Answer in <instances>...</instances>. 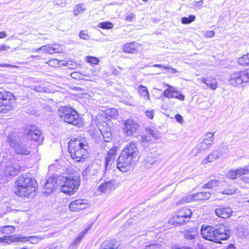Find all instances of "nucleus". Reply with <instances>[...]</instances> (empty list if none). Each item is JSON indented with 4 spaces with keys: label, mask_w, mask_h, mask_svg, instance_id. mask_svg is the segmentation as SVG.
I'll return each mask as SVG.
<instances>
[{
    "label": "nucleus",
    "mask_w": 249,
    "mask_h": 249,
    "mask_svg": "<svg viewBox=\"0 0 249 249\" xmlns=\"http://www.w3.org/2000/svg\"><path fill=\"white\" fill-rule=\"evenodd\" d=\"M36 185V180L31 177L26 175L20 176L15 182V193L20 197L32 198L35 196Z\"/></svg>",
    "instance_id": "obj_1"
},
{
    "label": "nucleus",
    "mask_w": 249,
    "mask_h": 249,
    "mask_svg": "<svg viewBox=\"0 0 249 249\" xmlns=\"http://www.w3.org/2000/svg\"><path fill=\"white\" fill-rule=\"evenodd\" d=\"M60 181L61 191L71 195L78 189L81 180L78 174H72L69 176H62Z\"/></svg>",
    "instance_id": "obj_2"
},
{
    "label": "nucleus",
    "mask_w": 249,
    "mask_h": 249,
    "mask_svg": "<svg viewBox=\"0 0 249 249\" xmlns=\"http://www.w3.org/2000/svg\"><path fill=\"white\" fill-rule=\"evenodd\" d=\"M59 117L65 122L74 125L80 126L81 121L77 111L67 107H61L58 111Z\"/></svg>",
    "instance_id": "obj_3"
},
{
    "label": "nucleus",
    "mask_w": 249,
    "mask_h": 249,
    "mask_svg": "<svg viewBox=\"0 0 249 249\" xmlns=\"http://www.w3.org/2000/svg\"><path fill=\"white\" fill-rule=\"evenodd\" d=\"M68 150L71 156H86L89 154L90 148L87 142L76 138L69 142Z\"/></svg>",
    "instance_id": "obj_4"
},
{
    "label": "nucleus",
    "mask_w": 249,
    "mask_h": 249,
    "mask_svg": "<svg viewBox=\"0 0 249 249\" xmlns=\"http://www.w3.org/2000/svg\"><path fill=\"white\" fill-rule=\"evenodd\" d=\"M16 98L12 93L5 90L0 91V113H5L14 107Z\"/></svg>",
    "instance_id": "obj_5"
},
{
    "label": "nucleus",
    "mask_w": 249,
    "mask_h": 249,
    "mask_svg": "<svg viewBox=\"0 0 249 249\" xmlns=\"http://www.w3.org/2000/svg\"><path fill=\"white\" fill-rule=\"evenodd\" d=\"M101 116L98 115L94 123H96L97 127L102 134L104 141L106 142H108L112 138V130L106 121L101 120Z\"/></svg>",
    "instance_id": "obj_6"
},
{
    "label": "nucleus",
    "mask_w": 249,
    "mask_h": 249,
    "mask_svg": "<svg viewBox=\"0 0 249 249\" xmlns=\"http://www.w3.org/2000/svg\"><path fill=\"white\" fill-rule=\"evenodd\" d=\"M230 83L235 87L249 82V70L232 73L229 79Z\"/></svg>",
    "instance_id": "obj_7"
},
{
    "label": "nucleus",
    "mask_w": 249,
    "mask_h": 249,
    "mask_svg": "<svg viewBox=\"0 0 249 249\" xmlns=\"http://www.w3.org/2000/svg\"><path fill=\"white\" fill-rule=\"evenodd\" d=\"M25 134L29 140H33L38 145L42 144L44 138L39 128L35 125H30L25 129Z\"/></svg>",
    "instance_id": "obj_8"
},
{
    "label": "nucleus",
    "mask_w": 249,
    "mask_h": 249,
    "mask_svg": "<svg viewBox=\"0 0 249 249\" xmlns=\"http://www.w3.org/2000/svg\"><path fill=\"white\" fill-rule=\"evenodd\" d=\"M7 142L10 146L14 148L17 154L27 156L30 154V151L24 145L18 142V140L15 136L13 135L8 136Z\"/></svg>",
    "instance_id": "obj_9"
},
{
    "label": "nucleus",
    "mask_w": 249,
    "mask_h": 249,
    "mask_svg": "<svg viewBox=\"0 0 249 249\" xmlns=\"http://www.w3.org/2000/svg\"><path fill=\"white\" fill-rule=\"evenodd\" d=\"M215 230L214 227L203 225L201 229L202 237L211 241L217 243V238L216 237Z\"/></svg>",
    "instance_id": "obj_10"
},
{
    "label": "nucleus",
    "mask_w": 249,
    "mask_h": 249,
    "mask_svg": "<svg viewBox=\"0 0 249 249\" xmlns=\"http://www.w3.org/2000/svg\"><path fill=\"white\" fill-rule=\"evenodd\" d=\"M139 128L140 125L136 121L128 119L125 122L124 130L127 136H134Z\"/></svg>",
    "instance_id": "obj_11"
},
{
    "label": "nucleus",
    "mask_w": 249,
    "mask_h": 249,
    "mask_svg": "<svg viewBox=\"0 0 249 249\" xmlns=\"http://www.w3.org/2000/svg\"><path fill=\"white\" fill-rule=\"evenodd\" d=\"M214 132H209L206 134L203 140L197 146V150L200 152L210 148L213 143L214 138Z\"/></svg>",
    "instance_id": "obj_12"
},
{
    "label": "nucleus",
    "mask_w": 249,
    "mask_h": 249,
    "mask_svg": "<svg viewBox=\"0 0 249 249\" xmlns=\"http://www.w3.org/2000/svg\"><path fill=\"white\" fill-rule=\"evenodd\" d=\"M216 237L217 243H220L221 240H225L230 236V230L227 226L225 224H220L214 227Z\"/></svg>",
    "instance_id": "obj_13"
},
{
    "label": "nucleus",
    "mask_w": 249,
    "mask_h": 249,
    "mask_svg": "<svg viewBox=\"0 0 249 249\" xmlns=\"http://www.w3.org/2000/svg\"><path fill=\"white\" fill-rule=\"evenodd\" d=\"M166 86H167L168 88L166 89L163 92L165 97L169 99L176 98L180 101H183L184 100L185 96L175 87L171 86L168 84H166Z\"/></svg>",
    "instance_id": "obj_14"
},
{
    "label": "nucleus",
    "mask_w": 249,
    "mask_h": 249,
    "mask_svg": "<svg viewBox=\"0 0 249 249\" xmlns=\"http://www.w3.org/2000/svg\"><path fill=\"white\" fill-rule=\"evenodd\" d=\"M133 157H119L117 160V168L123 172L129 170Z\"/></svg>",
    "instance_id": "obj_15"
},
{
    "label": "nucleus",
    "mask_w": 249,
    "mask_h": 249,
    "mask_svg": "<svg viewBox=\"0 0 249 249\" xmlns=\"http://www.w3.org/2000/svg\"><path fill=\"white\" fill-rule=\"evenodd\" d=\"M89 206L88 200L86 199H77L71 201L69 204L71 211L77 212L84 210Z\"/></svg>",
    "instance_id": "obj_16"
},
{
    "label": "nucleus",
    "mask_w": 249,
    "mask_h": 249,
    "mask_svg": "<svg viewBox=\"0 0 249 249\" xmlns=\"http://www.w3.org/2000/svg\"><path fill=\"white\" fill-rule=\"evenodd\" d=\"M100 168L98 164L93 162L82 172V175L87 178H91L97 175Z\"/></svg>",
    "instance_id": "obj_17"
},
{
    "label": "nucleus",
    "mask_w": 249,
    "mask_h": 249,
    "mask_svg": "<svg viewBox=\"0 0 249 249\" xmlns=\"http://www.w3.org/2000/svg\"><path fill=\"white\" fill-rule=\"evenodd\" d=\"M98 74V71L96 70H92L91 71V73L87 74H83L78 72L74 71L71 73V77L75 79H82L84 80L89 81H94L95 76H97Z\"/></svg>",
    "instance_id": "obj_18"
},
{
    "label": "nucleus",
    "mask_w": 249,
    "mask_h": 249,
    "mask_svg": "<svg viewBox=\"0 0 249 249\" xmlns=\"http://www.w3.org/2000/svg\"><path fill=\"white\" fill-rule=\"evenodd\" d=\"M116 188L115 181L107 179L102 182L98 186V190L101 193H108Z\"/></svg>",
    "instance_id": "obj_19"
},
{
    "label": "nucleus",
    "mask_w": 249,
    "mask_h": 249,
    "mask_svg": "<svg viewBox=\"0 0 249 249\" xmlns=\"http://www.w3.org/2000/svg\"><path fill=\"white\" fill-rule=\"evenodd\" d=\"M57 182L54 178H49L44 186L43 193L46 194H52L57 187Z\"/></svg>",
    "instance_id": "obj_20"
},
{
    "label": "nucleus",
    "mask_w": 249,
    "mask_h": 249,
    "mask_svg": "<svg viewBox=\"0 0 249 249\" xmlns=\"http://www.w3.org/2000/svg\"><path fill=\"white\" fill-rule=\"evenodd\" d=\"M140 45L136 42L128 43L124 44L123 47L124 52L130 53H135L139 51Z\"/></svg>",
    "instance_id": "obj_21"
},
{
    "label": "nucleus",
    "mask_w": 249,
    "mask_h": 249,
    "mask_svg": "<svg viewBox=\"0 0 249 249\" xmlns=\"http://www.w3.org/2000/svg\"><path fill=\"white\" fill-rule=\"evenodd\" d=\"M138 150L135 143L130 142L123 150L121 156H134L138 154Z\"/></svg>",
    "instance_id": "obj_22"
},
{
    "label": "nucleus",
    "mask_w": 249,
    "mask_h": 249,
    "mask_svg": "<svg viewBox=\"0 0 249 249\" xmlns=\"http://www.w3.org/2000/svg\"><path fill=\"white\" fill-rule=\"evenodd\" d=\"M215 213L218 217L226 218L232 214V211L230 207L218 208L215 209Z\"/></svg>",
    "instance_id": "obj_23"
},
{
    "label": "nucleus",
    "mask_w": 249,
    "mask_h": 249,
    "mask_svg": "<svg viewBox=\"0 0 249 249\" xmlns=\"http://www.w3.org/2000/svg\"><path fill=\"white\" fill-rule=\"evenodd\" d=\"M21 168L20 165L17 164H8L4 170L5 175L6 176L16 175Z\"/></svg>",
    "instance_id": "obj_24"
},
{
    "label": "nucleus",
    "mask_w": 249,
    "mask_h": 249,
    "mask_svg": "<svg viewBox=\"0 0 249 249\" xmlns=\"http://www.w3.org/2000/svg\"><path fill=\"white\" fill-rule=\"evenodd\" d=\"M119 246L115 239H109L104 241L101 245L100 249H117Z\"/></svg>",
    "instance_id": "obj_25"
},
{
    "label": "nucleus",
    "mask_w": 249,
    "mask_h": 249,
    "mask_svg": "<svg viewBox=\"0 0 249 249\" xmlns=\"http://www.w3.org/2000/svg\"><path fill=\"white\" fill-rule=\"evenodd\" d=\"M124 229L132 234H135V231L139 229L138 224L134 222L132 220H129L124 224Z\"/></svg>",
    "instance_id": "obj_26"
},
{
    "label": "nucleus",
    "mask_w": 249,
    "mask_h": 249,
    "mask_svg": "<svg viewBox=\"0 0 249 249\" xmlns=\"http://www.w3.org/2000/svg\"><path fill=\"white\" fill-rule=\"evenodd\" d=\"M101 115L107 119L116 118L118 116V112L116 108H107L103 112Z\"/></svg>",
    "instance_id": "obj_27"
},
{
    "label": "nucleus",
    "mask_w": 249,
    "mask_h": 249,
    "mask_svg": "<svg viewBox=\"0 0 249 249\" xmlns=\"http://www.w3.org/2000/svg\"><path fill=\"white\" fill-rule=\"evenodd\" d=\"M86 10L87 8L85 4L79 3L74 6L72 13L75 16H78L85 13Z\"/></svg>",
    "instance_id": "obj_28"
},
{
    "label": "nucleus",
    "mask_w": 249,
    "mask_h": 249,
    "mask_svg": "<svg viewBox=\"0 0 249 249\" xmlns=\"http://www.w3.org/2000/svg\"><path fill=\"white\" fill-rule=\"evenodd\" d=\"M200 80L202 83L205 84L211 89L214 90L216 89L217 83L215 79L212 78H205L202 77Z\"/></svg>",
    "instance_id": "obj_29"
},
{
    "label": "nucleus",
    "mask_w": 249,
    "mask_h": 249,
    "mask_svg": "<svg viewBox=\"0 0 249 249\" xmlns=\"http://www.w3.org/2000/svg\"><path fill=\"white\" fill-rule=\"evenodd\" d=\"M211 196V193L209 192H199L193 195L194 201L207 200Z\"/></svg>",
    "instance_id": "obj_30"
},
{
    "label": "nucleus",
    "mask_w": 249,
    "mask_h": 249,
    "mask_svg": "<svg viewBox=\"0 0 249 249\" xmlns=\"http://www.w3.org/2000/svg\"><path fill=\"white\" fill-rule=\"evenodd\" d=\"M178 214L182 219H185L186 221H188L189 219L191 218L192 212L190 209L184 208L179 211Z\"/></svg>",
    "instance_id": "obj_31"
},
{
    "label": "nucleus",
    "mask_w": 249,
    "mask_h": 249,
    "mask_svg": "<svg viewBox=\"0 0 249 249\" xmlns=\"http://www.w3.org/2000/svg\"><path fill=\"white\" fill-rule=\"evenodd\" d=\"M138 92L139 95L145 100L148 101L150 99L149 93L146 87L140 85L138 88Z\"/></svg>",
    "instance_id": "obj_32"
},
{
    "label": "nucleus",
    "mask_w": 249,
    "mask_h": 249,
    "mask_svg": "<svg viewBox=\"0 0 249 249\" xmlns=\"http://www.w3.org/2000/svg\"><path fill=\"white\" fill-rule=\"evenodd\" d=\"M47 53L53 54L55 53H61L62 51L61 47L58 44L47 45Z\"/></svg>",
    "instance_id": "obj_33"
},
{
    "label": "nucleus",
    "mask_w": 249,
    "mask_h": 249,
    "mask_svg": "<svg viewBox=\"0 0 249 249\" xmlns=\"http://www.w3.org/2000/svg\"><path fill=\"white\" fill-rule=\"evenodd\" d=\"M185 222L186 220L182 219V218L180 216H179L178 214L173 216L168 220L169 224L173 225H176L178 224L180 225Z\"/></svg>",
    "instance_id": "obj_34"
},
{
    "label": "nucleus",
    "mask_w": 249,
    "mask_h": 249,
    "mask_svg": "<svg viewBox=\"0 0 249 249\" xmlns=\"http://www.w3.org/2000/svg\"><path fill=\"white\" fill-rule=\"evenodd\" d=\"M228 151L227 146L225 145L221 144L215 149L213 151V153L215 155H224L226 154Z\"/></svg>",
    "instance_id": "obj_35"
},
{
    "label": "nucleus",
    "mask_w": 249,
    "mask_h": 249,
    "mask_svg": "<svg viewBox=\"0 0 249 249\" xmlns=\"http://www.w3.org/2000/svg\"><path fill=\"white\" fill-rule=\"evenodd\" d=\"M45 238V236L44 235H34L28 237H23V239L24 241H29L30 239L32 240V243H36L38 242L39 240H41Z\"/></svg>",
    "instance_id": "obj_36"
},
{
    "label": "nucleus",
    "mask_w": 249,
    "mask_h": 249,
    "mask_svg": "<svg viewBox=\"0 0 249 249\" xmlns=\"http://www.w3.org/2000/svg\"><path fill=\"white\" fill-rule=\"evenodd\" d=\"M0 231L4 234H11L15 231V227L11 226L0 227Z\"/></svg>",
    "instance_id": "obj_37"
},
{
    "label": "nucleus",
    "mask_w": 249,
    "mask_h": 249,
    "mask_svg": "<svg viewBox=\"0 0 249 249\" xmlns=\"http://www.w3.org/2000/svg\"><path fill=\"white\" fill-rule=\"evenodd\" d=\"M219 181L217 179H212L209 181L208 183L204 184L202 186L203 188H212L213 187H217L219 185Z\"/></svg>",
    "instance_id": "obj_38"
},
{
    "label": "nucleus",
    "mask_w": 249,
    "mask_h": 249,
    "mask_svg": "<svg viewBox=\"0 0 249 249\" xmlns=\"http://www.w3.org/2000/svg\"><path fill=\"white\" fill-rule=\"evenodd\" d=\"M194 201V197L193 195H188L182 197L177 204H183L187 202H190Z\"/></svg>",
    "instance_id": "obj_39"
},
{
    "label": "nucleus",
    "mask_w": 249,
    "mask_h": 249,
    "mask_svg": "<svg viewBox=\"0 0 249 249\" xmlns=\"http://www.w3.org/2000/svg\"><path fill=\"white\" fill-rule=\"evenodd\" d=\"M238 62L241 65H249V53L244 55L238 59Z\"/></svg>",
    "instance_id": "obj_40"
},
{
    "label": "nucleus",
    "mask_w": 249,
    "mask_h": 249,
    "mask_svg": "<svg viewBox=\"0 0 249 249\" xmlns=\"http://www.w3.org/2000/svg\"><path fill=\"white\" fill-rule=\"evenodd\" d=\"M196 236V232L194 231H184V237L185 239L191 240L194 239Z\"/></svg>",
    "instance_id": "obj_41"
},
{
    "label": "nucleus",
    "mask_w": 249,
    "mask_h": 249,
    "mask_svg": "<svg viewBox=\"0 0 249 249\" xmlns=\"http://www.w3.org/2000/svg\"><path fill=\"white\" fill-rule=\"evenodd\" d=\"M236 172L237 178H239L242 175L249 174V169H248L247 167L241 168L236 170Z\"/></svg>",
    "instance_id": "obj_42"
},
{
    "label": "nucleus",
    "mask_w": 249,
    "mask_h": 249,
    "mask_svg": "<svg viewBox=\"0 0 249 249\" xmlns=\"http://www.w3.org/2000/svg\"><path fill=\"white\" fill-rule=\"evenodd\" d=\"M196 19L194 15H190L189 17H183L181 18V23L183 24H189L194 21Z\"/></svg>",
    "instance_id": "obj_43"
},
{
    "label": "nucleus",
    "mask_w": 249,
    "mask_h": 249,
    "mask_svg": "<svg viewBox=\"0 0 249 249\" xmlns=\"http://www.w3.org/2000/svg\"><path fill=\"white\" fill-rule=\"evenodd\" d=\"M150 141V139L149 137L144 136L143 135H141L139 139L140 142L144 146H147L149 143Z\"/></svg>",
    "instance_id": "obj_44"
},
{
    "label": "nucleus",
    "mask_w": 249,
    "mask_h": 249,
    "mask_svg": "<svg viewBox=\"0 0 249 249\" xmlns=\"http://www.w3.org/2000/svg\"><path fill=\"white\" fill-rule=\"evenodd\" d=\"M98 27L102 29H110L113 28V25L110 22H103L99 24Z\"/></svg>",
    "instance_id": "obj_45"
},
{
    "label": "nucleus",
    "mask_w": 249,
    "mask_h": 249,
    "mask_svg": "<svg viewBox=\"0 0 249 249\" xmlns=\"http://www.w3.org/2000/svg\"><path fill=\"white\" fill-rule=\"evenodd\" d=\"M85 60L88 63L95 65L97 64L99 61L98 58L93 56H86L85 58Z\"/></svg>",
    "instance_id": "obj_46"
},
{
    "label": "nucleus",
    "mask_w": 249,
    "mask_h": 249,
    "mask_svg": "<svg viewBox=\"0 0 249 249\" xmlns=\"http://www.w3.org/2000/svg\"><path fill=\"white\" fill-rule=\"evenodd\" d=\"M62 65H64L71 69H74L78 66V64L72 60L68 61L65 64H62Z\"/></svg>",
    "instance_id": "obj_47"
},
{
    "label": "nucleus",
    "mask_w": 249,
    "mask_h": 249,
    "mask_svg": "<svg viewBox=\"0 0 249 249\" xmlns=\"http://www.w3.org/2000/svg\"><path fill=\"white\" fill-rule=\"evenodd\" d=\"M47 63L51 67H58L59 66V61L57 59H53L48 61Z\"/></svg>",
    "instance_id": "obj_48"
},
{
    "label": "nucleus",
    "mask_w": 249,
    "mask_h": 249,
    "mask_svg": "<svg viewBox=\"0 0 249 249\" xmlns=\"http://www.w3.org/2000/svg\"><path fill=\"white\" fill-rule=\"evenodd\" d=\"M145 130L146 131L147 133L149 134L153 137L156 139H158L159 138L160 136L158 133H157V132H154L153 130H152L150 128H146Z\"/></svg>",
    "instance_id": "obj_49"
},
{
    "label": "nucleus",
    "mask_w": 249,
    "mask_h": 249,
    "mask_svg": "<svg viewBox=\"0 0 249 249\" xmlns=\"http://www.w3.org/2000/svg\"><path fill=\"white\" fill-rule=\"evenodd\" d=\"M160 245L159 244L153 243L145 246L144 249H159Z\"/></svg>",
    "instance_id": "obj_50"
},
{
    "label": "nucleus",
    "mask_w": 249,
    "mask_h": 249,
    "mask_svg": "<svg viewBox=\"0 0 249 249\" xmlns=\"http://www.w3.org/2000/svg\"><path fill=\"white\" fill-rule=\"evenodd\" d=\"M154 112L153 109H148L145 111V114L148 118L152 119L153 118Z\"/></svg>",
    "instance_id": "obj_51"
},
{
    "label": "nucleus",
    "mask_w": 249,
    "mask_h": 249,
    "mask_svg": "<svg viewBox=\"0 0 249 249\" xmlns=\"http://www.w3.org/2000/svg\"><path fill=\"white\" fill-rule=\"evenodd\" d=\"M228 176L229 178L232 179H234L237 178V176H236V170L230 171L228 174Z\"/></svg>",
    "instance_id": "obj_52"
},
{
    "label": "nucleus",
    "mask_w": 249,
    "mask_h": 249,
    "mask_svg": "<svg viewBox=\"0 0 249 249\" xmlns=\"http://www.w3.org/2000/svg\"><path fill=\"white\" fill-rule=\"evenodd\" d=\"M118 150V147L117 146L114 147L110 149L107 152V156H114L117 154V151Z\"/></svg>",
    "instance_id": "obj_53"
},
{
    "label": "nucleus",
    "mask_w": 249,
    "mask_h": 249,
    "mask_svg": "<svg viewBox=\"0 0 249 249\" xmlns=\"http://www.w3.org/2000/svg\"><path fill=\"white\" fill-rule=\"evenodd\" d=\"M235 188H231L230 189L225 190L222 192V194L224 195H232L235 193L236 191Z\"/></svg>",
    "instance_id": "obj_54"
},
{
    "label": "nucleus",
    "mask_w": 249,
    "mask_h": 249,
    "mask_svg": "<svg viewBox=\"0 0 249 249\" xmlns=\"http://www.w3.org/2000/svg\"><path fill=\"white\" fill-rule=\"evenodd\" d=\"M79 37L83 39L87 40L89 38V36L88 33L85 31H81L79 34Z\"/></svg>",
    "instance_id": "obj_55"
},
{
    "label": "nucleus",
    "mask_w": 249,
    "mask_h": 249,
    "mask_svg": "<svg viewBox=\"0 0 249 249\" xmlns=\"http://www.w3.org/2000/svg\"><path fill=\"white\" fill-rule=\"evenodd\" d=\"M135 18V14L133 13H129L126 16L125 19L128 22H131L133 19Z\"/></svg>",
    "instance_id": "obj_56"
},
{
    "label": "nucleus",
    "mask_w": 249,
    "mask_h": 249,
    "mask_svg": "<svg viewBox=\"0 0 249 249\" xmlns=\"http://www.w3.org/2000/svg\"><path fill=\"white\" fill-rule=\"evenodd\" d=\"M214 32L213 31H207L204 34V36L206 38H211L214 36Z\"/></svg>",
    "instance_id": "obj_57"
},
{
    "label": "nucleus",
    "mask_w": 249,
    "mask_h": 249,
    "mask_svg": "<svg viewBox=\"0 0 249 249\" xmlns=\"http://www.w3.org/2000/svg\"><path fill=\"white\" fill-rule=\"evenodd\" d=\"M203 3V0H201L199 1H195L193 2V5L196 8H199L202 6V4Z\"/></svg>",
    "instance_id": "obj_58"
},
{
    "label": "nucleus",
    "mask_w": 249,
    "mask_h": 249,
    "mask_svg": "<svg viewBox=\"0 0 249 249\" xmlns=\"http://www.w3.org/2000/svg\"><path fill=\"white\" fill-rule=\"evenodd\" d=\"M214 157H206L202 161V164H206L209 162H211Z\"/></svg>",
    "instance_id": "obj_59"
},
{
    "label": "nucleus",
    "mask_w": 249,
    "mask_h": 249,
    "mask_svg": "<svg viewBox=\"0 0 249 249\" xmlns=\"http://www.w3.org/2000/svg\"><path fill=\"white\" fill-rule=\"evenodd\" d=\"M88 230H89V229H85L83 231H82L79 233V235L78 236V237H80V239L81 240L84 237V236H85V235L87 233V232Z\"/></svg>",
    "instance_id": "obj_60"
},
{
    "label": "nucleus",
    "mask_w": 249,
    "mask_h": 249,
    "mask_svg": "<svg viewBox=\"0 0 249 249\" xmlns=\"http://www.w3.org/2000/svg\"><path fill=\"white\" fill-rule=\"evenodd\" d=\"M175 118L177 121L180 123H181L183 122V119L182 117L178 114L176 115Z\"/></svg>",
    "instance_id": "obj_61"
},
{
    "label": "nucleus",
    "mask_w": 249,
    "mask_h": 249,
    "mask_svg": "<svg viewBox=\"0 0 249 249\" xmlns=\"http://www.w3.org/2000/svg\"><path fill=\"white\" fill-rule=\"evenodd\" d=\"M72 160H75L76 162H80L84 160V158L83 157H71Z\"/></svg>",
    "instance_id": "obj_62"
},
{
    "label": "nucleus",
    "mask_w": 249,
    "mask_h": 249,
    "mask_svg": "<svg viewBox=\"0 0 249 249\" xmlns=\"http://www.w3.org/2000/svg\"><path fill=\"white\" fill-rule=\"evenodd\" d=\"M10 48L9 46L3 45L0 47V51H5Z\"/></svg>",
    "instance_id": "obj_63"
},
{
    "label": "nucleus",
    "mask_w": 249,
    "mask_h": 249,
    "mask_svg": "<svg viewBox=\"0 0 249 249\" xmlns=\"http://www.w3.org/2000/svg\"><path fill=\"white\" fill-rule=\"evenodd\" d=\"M7 35L4 31L0 32V39L4 38L7 36Z\"/></svg>",
    "instance_id": "obj_64"
}]
</instances>
